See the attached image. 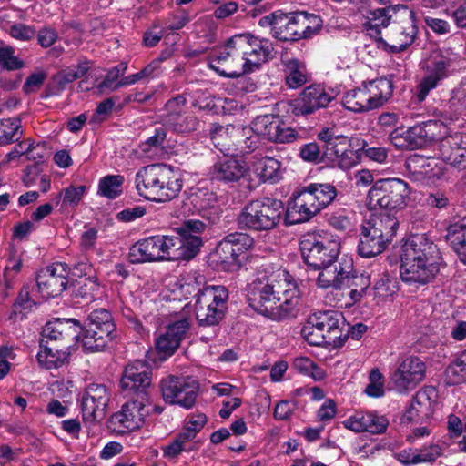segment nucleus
<instances>
[{"instance_id": "31", "label": "nucleus", "mask_w": 466, "mask_h": 466, "mask_svg": "<svg viewBox=\"0 0 466 466\" xmlns=\"http://www.w3.org/2000/svg\"><path fill=\"white\" fill-rule=\"evenodd\" d=\"M362 225L390 244L397 233L400 222L393 213L380 212L372 214L369 219L362 222Z\"/></svg>"}, {"instance_id": "39", "label": "nucleus", "mask_w": 466, "mask_h": 466, "mask_svg": "<svg viewBox=\"0 0 466 466\" xmlns=\"http://www.w3.org/2000/svg\"><path fill=\"white\" fill-rule=\"evenodd\" d=\"M440 125L437 121L430 120L421 122L410 127V146L412 150L423 148L437 140Z\"/></svg>"}, {"instance_id": "60", "label": "nucleus", "mask_w": 466, "mask_h": 466, "mask_svg": "<svg viewBox=\"0 0 466 466\" xmlns=\"http://www.w3.org/2000/svg\"><path fill=\"white\" fill-rule=\"evenodd\" d=\"M117 96H111L99 102L91 118L89 124H98L108 119L115 108V101Z\"/></svg>"}, {"instance_id": "58", "label": "nucleus", "mask_w": 466, "mask_h": 466, "mask_svg": "<svg viewBox=\"0 0 466 466\" xmlns=\"http://www.w3.org/2000/svg\"><path fill=\"white\" fill-rule=\"evenodd\" d=\"M15 48L11 46L0 47V66L3 69L14 71L24 67V61L15 56Z\"/></svg>"}, {"instance_id": "25", "label": "nucleus", "mask_w": 466, "mask_h": 466, "mask_svg": "<svg viewBox=\"0 0 466 466\" xmlns=\"http://www.w3.org/2000/svg\"><path fill=\"white\" fill-rule=\"evenodd\" d=\"M248 167L244 160L234 157L218 158L210 167L212 181L229 185L238 182L247 173Z\"/></svg>"}, {"instance_id": "32", "label": "nucleus", "mask_w": 466, "mask_h": 466, "mask_svg": "<svg viewBox=\"0 0 466 466\" xmlns=\"http://www.w3.org/2000/svg\"><path fill=\"white\" fill-rule=\"evenodd\" d=\"M187 201L202 218L210 219L211 215L218 214L217 197L207 187H191Z\"/></svg>"}, {"instance_id": "48", "label": "nucleus", "mask_w": 466, "mask_h": 466, "mask_svg": "<svg viewBox=\"0 0 466 466\" xmlns=\"http://www.w3.org/2000/svg\"><path fill=\"white\" fill-rule=\"evenodd\" d=\"M301 336L312 346H328V339L320 329L315 314L309 317L301 329Z\"/></svg>"}, {"instance_id": "53", "label": "nucleus", "mask_w": 466, "mask_h": 466, "mask_svg": "<svg viewBox=\"0 0 466 466\" xmlns=\"http://www.w3.org/2000/svg\"><path fill=\"white\" fill-rule=\"evenodd\" d=\"M208 228V225L199 219H187L180 227L177 228V233L184 237L187 242L190 238H197L203 242L201 235Z\"/></svg>"}, {"instance_id": "57", "label": "nucleus", "mask_w": 466, "mask_h": 466, "mask_svg": "<svg viewBox=\"0 0 466 466\" xmlns=\"http://www.w3.org/2000/svg\"><path fill=\"white\" fill-rule=\"evenodd\" d=\"M23 259L12 253L7 259V264L4 269L3 280L6 289H14V282L16 275L21 271Z\"/></svg>"}, {"instance_id": "20", "label": "nucleus", "mask_w": 466, "mask_h": 466, "mask_svg": "<svg viewBox=\"0 0 466 466\" xmlns=\"http://www.w3.org/2000/svg\"><path fill=\"white\" fill-rule=\"evenodd\" d=\"M150 401L132 399L122 406L120 411L110 417L109 423L114 431H125L140 429L145 423L146 417L149 414L147 405Z\"/></svg>"}, {"instance_id": "2", "label": "nucleus", "mask_w": 466, "mask_h": 466, "mask_svg": "<svg viewBox=\"0 0 466 466\" xmlns=\"http://www.w3.org/2000/svg\"><path fill=\"white\" fill-rule=\"evenodd\" d=\"M339 194L337 187L330 182H310L298 187L289 201L285 225H296L310 220L332 205Z\"/></svg>"}, {"instance_id": "61", "label": "nucleus", "mask_w": 466, "mask_h": 466, "mask_svg": "<svg viewBox=\"0 0 466 466\" xmlns=\"http://www.w3.org/2000/svg\"><path fill=\"white\" fill-rule=\"evenodd\" d=\"M227 237L229 239V244H232L231 247L234 248L238 257L251 248L254 245L253 238L244 232L229 233Z\"/></svg>"}, {"instance_id": "47", "label": "nucleus", "mask_w": 466, "mask_h": 466, "mask_svg": "<svg viewBox=\"0 0 466 466\" xmlns=\"http://www.w3.org/2000/svg\"><path fill=\"white\" fill-rule=\"evenodd\" d=\"M240 133V137L238 139V146L243 155L250 154L258 150L259 154H262L263 149L261 148V136L255 132L254 127H244L238 129Z\"/></svg>"}, {"instance_id": "59", "label": "nucleus", "mask_w": 466, "mask_h": 466, "mask_svg": "<svg viewBox=\"0 0 466 466\" xmlns=\"http://www.w3.org/2000/svg\"><path fill=\"white\" fill-rule=\"evenodd\" d=\"M350 214V211L342 208L327 215V221L334 229L344 232L349 230L352 226V218Z\"/></svg>"}, {"instance_id": "5", "label": "nucleus", "mask_w": 466, "mask_h": 466, "mask_svg": "<svg viewBox=\"0 0 466 466\" xmlns=\"http://www.w3.org/2000/svg\"><path fill=\"white\" fill-rule=\"evenodd\" d=\"M287 208L274 198H259L248 202L237 218L238 228L252 232H268L285 220Z\"/></svg>"}, {"instance_id": "51", "label": "nucleus", "mask_w": 466, "mask_h": 466, "mask_svg": "<svg viewBox=\"0 0 466 466\" xmlns=\"http://www.w3.org/2000/svg\"><path fill=\"white\" fill-rule=\"evenodd\" d=\"M281 163L274 157H265L256 170L263 182L276 183L279 180Z\"/></svg>"}, {"instance_id": "55", "label": "nucleus", "mask_w": 466, "mask_h": 466, "mask_svg": "<svg viewBox=\"0 0 466 466\" xmlns=\"http://www.w3.org/2000/svg\"><path fill=\"white\" fill-rule=\"evenodd\" d=\"M292 367L301 374L311 376L315 380H320L325 377L324 370L307 357L296 358Z\"/></svg>"}, {"instance_id": "56", "label": "nucleus", "mask_w": 466, "mask_h": 466, "mask_svg": "<svg viewBox=\"0 0 466 466\" xmlns=\"http://www.w3.org/2000/svg\"><path fill=\"white\" fill-rule=\"evenodd\" d=\"M72 82L73 81L65 70L56 73L51 77V79L46 86V97L59 96L63 91H65L67 88V86Z\"/></svg>"}, {"instance_id": "43", "label": "nucleus", "mask_w": 466, "mask_h": 466, "mask_svg": "<svg viewBox=\"0 0 466 466\" xmlns=\"http://www.w3.org/2000/svg\"><path fill=\"white\" fill-rule=\"evenodd\" d=\"M446 240L460 260L466 264V218L449 226Z\"/></svg>"}, {"instance_id": "16", "label": "nucleus", "mask_w": 466, "mask_h": 466, "mask_svg": "<svg viewBox=\"0 0 466 466\" xmlns=\"http://www.w3.org/2000/svg\"><path fill=\"white\" fill-rule=\"evenodd\" d=\"M120 385L131 400L150 401L152 372L149 367L141 361L127 365L121 378Z\"/></svg>"}, {"instance_id": "15", "label": "nucleus", "mask_w": 466, "mask_h": 466, "mask_svg": "<svg viewBox=\"0 0 466 466\" xmlns=\"http://www.w3.org/2000/svg\"><path fill=\"white\" fill-rule=\"evenodd\" d=\"M199 384L190 377L170 375L161 381L162 396L165 401L191 409L198 395Z\"/></svg>"}, {"instance_id": "29", "label": "nucleus", "mask_w": 466, "mask_h": 466, "mask_svg": "<svg viewBox=\"0 0 466 466\" xmlns=\"http://www.w3.org/2000/svg\"><path fill=\"white\" fill-rule=\"evenodd\" d=\"M253 39L252 58H247V61L243 62L242 70L228 72L227 73L228 76H244L258 70L262 64L275 58V47L268 38L259 37L253 34Z\"/></svg>"}, {"instance_id": "18", "label": "nucleus", "mask_w": 466, "mask_h": 466, "mask_svg": "<svg viewBox=\"0 0 466 466\" xmlns=\"http://www.w3.org/2000/svg\"><path fill=\"white\" fill-rule=\"evenodd\" d=\"M78 328L80 322L76 319H55L43 328L41 339L48 340V344H56L69 350L79 337Z\"/></svg>"}, {"instance_id": "17", "label": "nucleus", "mask_w": 466, "mask_h": 466, "mask_svg": "<svg viewBox=\"0 0 466 466\" xmlns=\"http://www.w3.org/2000/svg\"><path fill=\"white\" fill-rule=\"evenodd\" d=\"M251 126L255 132L274 143H291L301 137L299 132L288 127L279 115L258 116Z\"/></svg>"}, {"instance_id": "13", "label": "nucleus", "mask_w": 466, "mask_h": 466, "mask_svg": "<svg viewBox=\"0 0 466 466\" xmlns=\"http://www.w3.org/2000/svg\"><path fill=\"white\" fill-rule=\"evenodd\" d=\"M248 293V305L257 312L272 319L280 320L288 317L299 305V295L290 293Z\"/></svg>"}, {"instance_id": "26", "label": "nucleus", "mask_w": 466, "mask_h": 466, "mask_svg": "<svg viewBox=\"0 0 466 466\" xmlns=\"http://www.w3.org/2000/svg\"><path fill=\"white\" fill-rule=\"evenodd\" d=\"M163 235H155L134 243L128 253L131 263L164 261Z\"/></svg>"}, {"instance_id": "52", "label": "nucleus", "mask_w": 466, "mask_h": 466, "mask_svg": "<svg viewBox=\"0 0 466 466\" xmlns=\"http://www.w3.org/2000/svg\"><path fill=\"white\" fill-rule=\"evenodd\" d=\"M342 289H349L350 291H366L370 285V277L368 274L345 269Z\"/></svg>"}, {"instance_id": "54", "label": "nucleus", "mask_w": 466, "mask_h": 466, "mask_svg": "<svg viewBox=\"0 0 466 466\" xmlns=\"http://www.w3.org/2000/svg\"><path fill=\"white\" fill-rule=\"evenodd\" d=\"M74 275L78 276L80 278L86 277L83 280V284L80 287L78 291H81L83 289V287H88L89 291H97L99 289V283L97 282V278L96 276L91 275L94 271L92 265L85 262L80 261L74 265Z\"/></svg>"}, {"instance_id": "30", "label": "nucleus", "mask_w": 466, "mask_h": 466, "mask_svg": "<svg viewBox=\"0 0 466 466\" xmlns=\"http://www.w3.org/2000/svg\"><path fill=\"white\" fill-rule=\"evenodd\" d=\"M189 329V322L187 319H181L169 324L164 334L156 340V350L165 357L171 356L179 348Z\"/></svg>"}, {"instance_id": "14", "label": "nucleus", "mask_w": 466, "mask_h": 466, "mask_svg": "<svg viewBox=\"0 0 466 466\" xmlns=\"http://www.w3.org/2000/svg\"><path fill=\"white\" fill-rule=\"evenodd\" d=\"M336 96L334 89L314 83L306 86L297 98L291 100L289 106L294 116H305L326 108Z\"/></svg>"}, {"instance_id": "19", "label": "nucleus", "mask_w": 466, "mask_h": 466, "mask_svg": "<svg viewBox=\"0 0 466 466\" xmlns=\"http://www.w3.org/2000/svg\"><path fill=\"white\" fill-rule=\"evenodd\" d=\"M426 365L418 357L406 358L392 373L390 382L400 393L414 389L425 378Z\"/></svg>"}, {"instance_id": "23", "label": "nucleus", "mask_w": 466, "mask_h": 466, "mask_svg": "<svg viewBox=\"0 0 466 466\" xmlns=\"http://www.w3.org/2000/svg\"><path fill=\"white\" fill-rule=\"evenodd\" d=\"M71 268L65 262H54L42 268L36 273V284L39 291H65L68 283Z\"/></svg>"}, {"instance_id": "45", "label": "nucleus", "mask_w": 466, "mask_h": 466, "mask_svg": "<svg viewBox=\"0 0 466 466\" xmlns=\"http://www.w3.org/2000/svg\"><path fill=\"white\" fill-rule=\"evenodd\" d=\"M265 285L274 291H294L299 288L297 280L287 270L278 269L270 273L267 272V278H262Z\"/></svg>"}, {"instance_id": "34", "label": "nucleus", "mask_w": 466, "mask_h": 466, "mask_svg": "<svg viewBox=\"0 0 466 466\" xmlns=\"http://www.w3.org/2000/svg\"><path fill=\"white\" fill-rule=\"evenodd\" d=\"M357 252L361 258H370L381 254L390 245L385 239L372 233L361 224Z\"/></svg>"}, {"instance_id": "44", "label": "nucleus", "mask_w": 466, "mask_h": 466, "mask_svg": "<svg viewBox=\"0 0 466 466\" xmlns=\"http://www.w3.org/2000/svg\"><path fill=\"white\" fill-rule=\"evenodd\" d=\"M318 277V286L320 289L333 288L335 289H341L343 285V277L345 274V268L340 263H336L331 266H324L321 268Z\"/></svg>"}, {"instance_id": "64", "label": "nucleus", "mask_w": 466, "mask_h": 466, "mask_svg": "<svg viewBox=\"0 0 466 466\" xmlns=\"http://www.w3.org/2000/svg\"><path fill=\"white\" fill-rule=\"evenodd\" d=\"M410 127L404 129L402 127L396 128L390 134V143L394 146L395 148L400 150H412L411 143H410Z\"/></svg>"}, {"instance_id": "33", "label": "nucleus", "mask_w": 466, "mask_h": 466, "mask_svg": "<svg viewBox=\"0 0 466 466\" xmlns=\"http://www.w3.org/2000/svg\"><path fill=\"white\" fill-rule=\"evenodd\" d=\"M343 423L346 428L356 432L368 431L372 434H380L386 431L389 421L383 416L370 412L351 417Z\"/></svg>"}, {"instance_id": "12", "label": "nucleus", "mask_w": 466, "mask_h": 466, "mask_svg": "<svg viewBox=\"0 0 466 466\" xmlns=\"http://www.w3.org/2000/svg\"><path fill=\"white\" fill-rule=\"evenodd\" d=\"M187 102L185 94L172 96L166 102L164 113L160 116L161 124L167 127L168 131L184 137L197 131L200 124L194 113L183 110Z\"/></svg>"}, {"instance_id": "3", "label": "nucleus", "mask_w": 466, "mask_h": 466, "mask_svg": "<svg viewBox=\"0 0 466 466\" xmlns=\"http://www.w3.org/2000/svg\"><path fill=\"white\" fill-rule=\"evenodd\" d=\"M319 16L307 12L285 13L276 10L259 18L258 25L269 27L273 38L280 42L309 39L321 28Z\"/></svg>"}, {"instance_id": "35", "label": "nucleus", "mask_w": 466, "mask_h": 466, "mask_svg": "<svg viewBox=\"0 0 466 466\" xmlns=\"http://www.w3.org/2000/svg\"><path fill=\"white\" fill-rule=\"evenodd\" d=\"M227 296L221 298L215 296L213 302L207 306H203L201 302L197 300L196 317L199 326H215L224 318Z\"/></svg>"}, {"instance_id": "27", "label": "nucleus", "mask_w": 466, "mask_h": 466, "mask_svg": "<svg viewBox=\"0 0 466 466\" xmlns=\"http://www.w3.org/2000/svg\"><path fill=\"white\" fill-rule=\"evenodd\" d=\"M314 314L318 318L322 333L328 339V346L341 347L348 339V335L344 334L346 324L342 314L334 310L319 311Z\"/></svg>"}, {"instance_id": "40", "label": "nucleus", "mask_w": 466, "mask_h": 466, "mask_svg": "<svg viewBox=\"0 0 466 466\" xmlns=\"http://www.w3.org/2000/svg\"><path fill=\"white\" fill-rule=\"evenodd\" d=\"M285 84L290 89H298L309 83L310 76L305 63L298 58H290L283 62Z\"/></svg>"}, {"instance_id": "11", "label": "nucleus", "mask_w": 466, "mask_h": 466, "mask_svg": "<svg viewBox=\"0 0 466 466\" xmlns=\"http://www.w3.org/2000/svg\"><path fill=\"white\" fill-rule=\"evenodd\" d=\"M82 342L85 350L98 352L104 350L108 342L113 340L115 324L110 312L105 309H97L90 313L84 325L80 324Z\"/></svg>"}, {"instance_id": "63", "label": "nucleus", "mask_w": 466, "mask_h": 466, "mask_svg": "<svg viewBox=\"0 0 466 466\" xmlns=\"http://www.w3.org/2000/svg\"><path fill=\"white\" fill-rule=\"evenodd\" d=\"M299 157L306 162L319 164L324 155L317 142L303 144L299 148Z\"/></svg>"}, {"instance_id": "22", "label": "nucleus", "mask_w": 466, "mask_h": 466, "mask_svg": "<svg viewBox=\"0 0 466 466\" xmlns=\"http://www.w3.org/2000/svg\"><path fill=\"white\" fill-rule=\"evenodd\" d=\"M164 261L190 260L198 255L203 242L197 238H190L189 242L178 235H163Z\"/></svg>"}, {"instance_id": "37", "label": "nucleus", "mask_w": 466, "mask_h": 466, "mask_svg": "<svg viewBox=\"0 0 466 466\" xmlns=\"http://www.w3.org/2000/svg\"><path fill=\"white\" fill-rule=\"evenodd\" d=\"M396 13V6L393 5L367 10V21L363 24V26L370 32V35L377 41L378 37H381V28L388 27L390 25L392 15Z\"/></svg>"}, {"instance_id": "4", "label": "nucleus", "mask_w": 466, "mask_h": 466, "mask_svg": "<svg viewBox=\"0 0 466 466\" xmlns=\"http://www.w3.org/2000/svg\"><path fill=\"white\" fill-rule=\"evenodd\" d=\"M135 183L139 195L157 203L172 200L183 187L181 176L167 164L141 167L136 174Z\"/></svg>"}, {"instance_id": "46", "label": "nucleus", "mask_w": 466, "mask_h": 466, "mask_svg": "<svg viewBox=\"0 0 466 466\" xmlns=\"http://www.w3.org/2000/svg\"><path fill=\"white\" fill-rule=\"evenodd\" d=\"M125 178L122 175H106L99 179L97 195L116 199L123 193Z\"/></svg>"}, {"instance_id": "49", "label": "nucleus", "mask_w": 466, "mask_h": 466, "mask_svg": "<svg viewBox=\"0 0 466 466\" xmlns=\"http://www.w3.org/2000/svg\"><path fill=\"white\" fill-rule=\"evenodd\" d=\"M19 117L0 120V147L15 143L22 136Z\"/></svg>"}, {"instance_id": "10", "label": "nucleus", "mask_w": 466, "mask_h": 466, "mask_svg": "<svg viewBox=\"0 0 466 466\" xmlns=\"http://www.w3.org/2000/svg\"><path fill=\"white\" fill-rule=\"evenodd\" d=\"M400 10L399 19L392 22L388 32L390 43L382 37L377 39V46L389 54L405 51L414 43L418 34L415 12L406 6Z\"/></svg>"}, {"instance_id": "1", "label": "nucleus", "mask_w": 466, "mask_h": 466, "mask_svg": "<svg viewBox=\"0 0 466 466\" xmlns=\"http://www.w3.org/2000/svg\"><path fill=\"white\" fill-rule=\"evenodd\" d=\"M418 230L417 221H411L410 233L400 251L401 280L415 289L435 279L442 260L438 246L427 233Z\"/></svg>"}, {"instance_id": "38", "label": "nucleus", "mask_w": 466, "mask_h": 466, "mask_svg": "<svg viewBox=\"0 0 466 466\" xmlns=\"http://www.w3.org/2000/svg\"><path fill=\"white\" fill-rule=\"evenodd\" d=\"M40 347L42 351L38 352L36 358L38 363L46 369L58 368L69 360L70 351L56 344H48V340L41 339Z\"/></svg>"}, {"instance_id": "42", "label": "nucleus", "mask_w": 466, "mask_h": 466, "mask_svg": "<svg viewBox=\"0 0 466 466\" xmlns=\"http://www.w3.org/2000/svg\"><path fill=\"white\" fill-rule=\"evenodd\" d=\"M343 106L355 113L374 110L364 84L360 87L347 91L342 99Z\"/></svg>"}, {"instance_id": "21", "label": "nucleus", "mask_w": 466, "mask_h": 466, "mask_svg": "<svg viewBox=\"0 0 466 466\" xmlns=\"http://www.w3.org/2000/svg\"><path fill=\"white\" fill-rule=\"evenodd\" d=\"M109 394L105 385L90 384L82 397V416L86 422H96L106 416Z\"/></svg>"}, {"instance_id": "50", "label": "nucleus", "mask_w": 466, "mask_h": 466, "mask_svg": "<svg viewBox=\"0 0 466 466\" xmlns=\"http://www.w3.org/2000/svg\"><path fill=\"white\" fill-rule=\"evenodd\" d=\"M184 283H180L179 288L184 291H228L225 286L208 285L204 275L188 274L183 278Z\"/></svg>"}, {"instance_id": "6", "label": "nucleus", "mask_w": 466, "mask_h": 466, "mask_svg": "<svg viewBox=\"0 0 466 466\" xmlns=\"http://www.w3.org/2000/svg\"><path fill=\"white\" fill-rule=\"evenodd\" d=\"M253 34H235L225 41L221 48L213 50L208 56V66L218 75L227 78H238L226 73L242 70L243 62L252 58Z\"/></svg>"}, {"instance_id": "7", "label": "nucleus", "mask_w": 466, "mask_h": 466, "mask_svg": "<svg viewBox=\"0 0 466 466\" xmlns=\"http://www.w3.org/2000/svg\"><path fill=\"white\" fill-rule=\"evenodd\" d=\"M461 57L452 48L442 47L431 53L426 64V73L416 86V99L423 102L431 91L459 72Z\"/></svg>"}, {"instance_id": "9", "label": "nucleus", "mask_w": 466, "mask_h": 466, "mask_svg": "<svg viewBox=\"0 0 466 466\" xmlns=\"http://www.w3.org/2000/svg\"><path fill=\"white\" fill-rule=\"evenodd\" d=\"M410 193L409 184L400 178L379 179L369 190V205L371 208L396 212L406 207Z\"/></svg>"}, {"instance_id": "36", "label": "nucleus", "mask_w": 466, "mask_h": 466, "mask_svg": "<svg viewBox=\"0 0 466 466\" xmlns=\"http://www.w3.org/2000/svg\"><path fill=\"white\" fill-rule=\"evenodd\" d=\"M229 239L225 236L220 240L214 252L211 254L212 262L216 264L218 269L232 272L240 267V261L234 248L229 244Z\"/></svg>"}, {"instance_id": "41", "label": "nucleus", "mask_w": 466, "mask_h": 466, "mask_svg": "<svg viewBox=\"0 0 466 466\" xmlns=\"http://www.w3.org/2000/svg\"><path fill=\"white\" fill-rule=\"evenodd\" d=\"M374 109L382 106L392 96L393 83L387 77L363 82Z\"/></svg>"}, {"instance_id": "8", "label": "nucleus", "mask_w": 466, "mask_h": 466, "mask_svg": "<svg viewBox=\"0 0 466 466\" xmlns=\"http://www.w3.org/2000/svg\"><path fill=\"white\" fill-rule=\"evenodd\" d=\"M299 249L304 262L309 268L320 269L337 262L340 243L330 233L319 230L303 235Z\"/></svg>"}, {"instance_id": "62", "label": "nucleus", "mask_w": 466, "mask_h": 466, "mask_svg": "<svg viewBox=\"0 0 466 466\" xmlns=\"http://www.w3.org/2000/svg\"><path fill=\"white\" fill-rule=\"evenodd\" d=\"M168 129L163 124L160 127H157L153 134L148 137L143 143V150L148 151L151 148H164L168 147V144L165 145L167 140Z\"/></svg>"}, {"instance_id": "24", "label": "nucleus", "mask_w": 466, "mask_h": 466, "mask_svg": "<svg viewBox=\"0 0 466 466\" xmlns=\"http://www.w3.org/2000/svg\"><path fill=\"white\" fill-rule=\"evenodd\" d=\"M439 150L441 158L458 169L466 168V133L454 132L442 137Z\"/></svg>"}, {"instance_id": "28", "label": "nucleus", "mask_w": 466, "mask_h": 466, "mask_svg": "<svg viewBox=\"0 0 466 466\" xmlns=\"http://www.w3.org/2000/svg\"><path fill=\"white\" fill-rule=\"evenodd\" d=\"M436 389L425 386L420 389L412 399L410 407L404 414L402 420L407 422H422L431 417L434 410Z\"/></svg>"}]
</instances>
